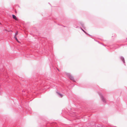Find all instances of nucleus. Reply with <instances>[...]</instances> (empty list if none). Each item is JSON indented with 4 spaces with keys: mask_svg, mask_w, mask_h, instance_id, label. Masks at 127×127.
Segmentation results:
<instances>
[{
    "mask_svg": "<svg viewBox=\"0 0 127 127\" xmlns=\"http://www.w3.org/2000/svg\"><path fill=\"white\" fill-rule=\"evenodd\" d=\"M102 100L104 102H106L104 98H102Z\"/></svg>",
    "mask_w": 127,
    "mask_h": 127,
    "instance_id": "nucleus-5",
    "label": "nucleus"
},
{
    "mask_svg": "<svg viewBox=\"0 0 127 127\" xmlns=\"http://www.w3.org/2000/svg\"><path fill=\"white\" fill-rule=\"evenodd\" d=\"M57 93L58 95H59L61 97H62L63 96V95H62L58 93Z\"/></svg>",
    "mask_w": 127,
    "mask_h": 127,
    "instance_id": "nucleus-3",
    "label": "nucleus"
},
{
    "mask_svg": "<svg viewBox=\"0 0 127 127\" xmlns=\"http://www.w3.org/2000/svg\"><path fill=\"white\" fill-rule=\"evenodd\" d=\"M58 70L59 71H60L58 69Z\"/></svg>",
    "mask_w": 127,
    "mask_h": 127,
    "instance_id": "nucleus-8",
    "label": "nucleus"
},
{
    "mask_svg": "<svg viewBox=\"0 0 127 127\" xmlns=\"http://www.w3.org/2000/svg\"><path fill=\"white\" fill-rule=\"evenodd\" d=\"M14 38L17 41H18V40L16 36H14Z\"/></svg>",
    "mask_w": 127,
    "mask_h": 127,
    "instance_id": "nucleus-6",
    "label": "nucleus"
},
{
    "mask_svg": "<svg viewBox=\"0 0 127 127\" xmlns=\"http://www.w3.org/2000/svg\"><path fill=\"white\" fill-rule=\"evenodd\" d=\"M0 24H1L0 23Z\"/></svg>",
    "mask_w": 127,
    "mask_h": 127,
    "instance_id": "nucleus-9",
    "label": "nucleus"
},
{
    "mask_svg": "<svg viewBox=\"0 0 127 127\" xmlns=\"http://www.w3.org/2000/svg\"><path fill=\"white\" fill-rule=\"evenodd\" d=\"M18 31H17L15 33V35L14 36H16L18 34Z\"/></svg>",
    "mask_w": 127,
    "mask_h": 127,
    "instance_id": "nucleus-4",
    "label": "nucleus"
},
{
    "mask_svg": "<svg viewBox=\"0 0 127 127\" xmlns=\"http://www.w3.org/2000/svg\"><path fill=\"white\" fill-rule=\"evenodd\" d=\"M18 43H20V42L18 41H18H17Z\"/></svg>",
    "mask_w": 127,
    "mask_h": 127,
    "instance_id": "nucleus-7",
    "label": "nucleus"
},
{
    "mask_svg": "<svg viewBox=\"0 0 127 127\" xmlns=\"http://www.w3.org/2000/svg\"><path fill=\"white\" fill-rule=\"evenodd\" d=\"M12 17H13V19H15L16 20H18V19H17V17H16V16L15 15H12Z\"/></svg>",
    "mask_w": 127,
    "mask_h": 127,
    "instance_id": "nucleus-1",
    "label": "nucleus"
},
{
    "mask_svg": "<svg viewBox=\"0 0 127 127\" xmlns=\"http://www.w3.org/2000/svg\"><path fill=\"white\" fill-rule=\"evenodd\" d=\"M70 78L72 80H74V77L72 76H70Z\"/></svg>",
    "mask_w": 127,
    "mask_h": 127,
    "instance_id": "nucleus-2",
    "label": "nucleus"
}]
</instances>
